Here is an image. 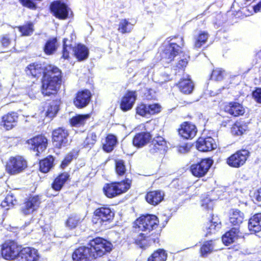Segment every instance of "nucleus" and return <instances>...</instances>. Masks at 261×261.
Masks as SVG:
<instances>
[{
  "instance_id": "57",
  "label": "nucleus",
  "mask_w": 261,
  "mask_h": 261,
  "mask_svg": "<svg viewBox=\"0 0 261 261\" xmlns=\"http://www.w3.org/2000/svg\"><path fill=\"white\" fill-rule=\"evenodd\" d=\"M23 6L31 9L35 8V4L30 0H19Z\"/></svg>"
},
{
  "instance_id": "21",
  "label": "nucleus",
  "mask_w": 261,
  "mask_h": 261,
  "mask_svg": "<svg viewBox=\"0 0 261 261\" xmlns=\"http://www.w3.org/2000/svg\"><path fill=\"white\" fill-rule=\"evenodd\" d=\"M26 73L29 75L33 77H39L42 74L44 75L46 74L44 70V67L41 64L34 63L30 64L26 68Z\"/></svg>"
},
{
  "instance_id": "2",
  "label": "nucleus",
  "mask_w": 261,
  "mask_h": 261,
  "mask_svg": "<svg viewBox=\"0 0 261 261\" xmlns=\"http://www.w3.org/2000/svg\"><path fill=\"white\" fill-rule=\"evenodd\" d=\"M159 223L158 218L153 215L142 216L137 219L134 222L135 231L137 232L142 231L144 233H140L135 238L136 244L140 248L148 246L149 243L147 240V234L157 228Z\"/></svg>"
},
{
  "instance_id": "41",
  "label": "nucleus",
  "mask_w": 261,
  "mask_h": 261,
  "mask_svg": "<svg viewBox=\"0 0 261 261\" xmlns=\"http://www.w3.org/2000/svg\"><path fill=\"white\" fill-rule=\"evenodd\" d=\"M167 255L165 251L162 249H159L155 251L148 259V261H165Z\"/></svg>"
},
{
  "instance_id": "54",
  "label": "nucleus",
  "mask_w": 261,
  "mask_h": 261,
  "mask_svg": "<svg viewBox=\"0 0 261 261\" xmlns=\"http://www.w3.org/2000/svg\"><path fill=\"white\" fill-rule=\"evenodd\" d=\"M189 58V57L185 56V57H184V58L179 60L177 64V67L179 68H181L186 67L188 64Z\"/></svg>"
},
{
  "instance_id": "7",
  "label": "nucleus",
  "mask_w": 261,
  "mask_h": 261,
  "mask_svg": "<svg viewBox=\"0 0 261 261\" xmlns=\"http://www.w3.org/2000/svg\"><path fill=\"white\" fill-rule=\"evenodd\" d=\"M114 217V213L109 207H101L94 212L92 222L95 224L103 225L111 222Z\"/></svg>"
},
{
  "instance_id": "34",
  "label": "nucleus",
  "mask_w": 261,
  "mask_h": 261,
  "mask_svg": "<svg viewBox=\"0 0 261 261\" xmlns=\"http://www.w3.org/2000/svg\"><path fill=\"white\" fill-rule=\"evenodd\" d=\"M214 250V243L212 241L204 242L200 249V255L202 257H206Z\"/></svg>"
},
{
  "instance_id": "40",
  "label": "nucleus",
  "mask_w": 261,
  "mask_h": 261,
  "mask_svg": "<svg viewBox=\"0 0 261 261\" xmlns=\"http://www.w3.org/2000/svg\"><path fill=\"white\" fill-rule=\"evenodd\" d=\"M57 47V39L52 38L49 39L46 42L44 47V50L45 54L47 55H51L56 51Z\"/></svg>"
},
{
  "instance_id": "53",
  "label": "nucleus",
  "mask_w": 261,
  "mask_h": 261,
  "mask_svg": "<svg viewBox=\"0 0 261 261\" xmlns=\"http://www.w3.org/2000/svg\"><path fill=\"white\" fill-rule=\"evenodd\" d=\"M73 158V154L72 153H70L68 154L66 157L65 158L64 161L62 163V167L64 168L66 166L68 165L70 163V162L72 160Z\"/></svg>"
},
{
  "instance_id": "10",
  "label": "nucleus",
  "mask_w": 261,
  "mask_h": 261,
  "mask_svg": "<svg viewBox=\"0 0 261 261\" xmlns=\"http://www.w3.org/2000/svg\"><path fill=\"white\" fill-rule=\"evenodd\" d=\"M249 155V152L247 150L238 151L227 159V163L230 167L239 168L245 163Z\"/></svg>"
},
{
  "instance_id": "50",
  "label": "nucleus",
  "mask_w": 261,
  "mask_h": 261,
  "mask_svg": "<svg viewBox=\"0 0 261 261\" xmlns=\"http://www.w3.org/2000/svg\"><path fill=\"white\" fill-rule=\"evenodd\" d=\"M191 148L190 144L187 143H182L177 146V151L180 153L188 152Z\"/></svg>"
},
{
  "instance_id": "4",
  "label": "nucleus",
  "mask_w": 261,
  "mask_h": 261,
  "mask_svg": "<svg viewBox=\"0 0 261 261\" xmlns=\"http://www.w3.org/2000/svg\"><path fill=\"white\" fill-rule=\"evenodd\" d=\"M132 180L126 179L125 181L106 184L103 191L107 197L113 198L126 192L130 187Z\"/></svg>"
},
{
  "instance_id": "33",
  "label": "nucleus",
  "mask_w": 261,
  "mask_h": 261,
  "mask_svg": "<svg viewBox=\"0 0 261 261\" xmlns=\"http://www.w3.org/2000/svg\"><path fill=\"white\" fill-rule=\"evenodd\" d=\"M134 24L126 19H122L118 24V31L122 34L129 33L133 29Z\"/></svg>"
},
{
  "instance_id": "22",
  "label": "nucleus",
  "mask_w": 261,
  "mask_h": 261,
  "mask_svg": "<svg viewBox=\"0 0 261 261\" xmlns=\"http://www.w3.org/2000/svg\"><path fill=\"white\" fill-rule=\"evenodd\" d=\"M224 110L231 115L237 117L245 113L243 107L237 102H231L225 106Z\"/></svg>"
},
{
  "instance_id": "20",
  "label": "nucleus",
  "mask_w": 261,
  "mask_h": 261,
  "mask_svg": "<svg viewBox=\"0 0 261 261\" xmlns=\"http://www.w3.org/2000/svg\"><path fill=\"white\" fill-rule=\"evenodd\" d=\"M19 256L21 257V261H37L38 259L37 251L30 247L21 249Z\"/></svg>"
},
{
  "instance_id": "58",
  "label": "nucleus",
  "mask_w": 261,
  "mask_h": 261,
  "mask_svg": "<svg viewBox=\"0 0 261 261\" xmlns=\"http://www.w3.org/2000/svg\"><path fill=\"white\" fill-rule=\"evenodd\" d=\"M254 11L255 13L261 12V1L257 3L256 5L253 7Z\"/></svg>"
},
{
  "instance_id": "8",
  "label": "nucleus",
  "mask_w": 261,
  "mask_h": 261,
  "mask_svg": "<svg viewBox=\"0 0 261 261\" xmlns=\"http://www.w3.org/2000/svg\"><path fill=\"white\" fill-rule=\"evenodd\" d=\"M21 248L14 241L5 242L1 248V255L7 260L14 259L19 255Z\"/></svg>"
},
{
  "instance_id": "39",
  "label": "nucleus",
  "mask_w": 261,
  "mask_h": 261,
  "mask_svg": "<svg viewBox=\"0 0 261 261\" xmlns=\"http://www.w3.org/2000/svg\"><path fill=\"white\" fill-rule=\"evenodd\" d=\"M81 222L80 217L76 215H70L65 222V226L69 229L75 228Z\"/></svg>"
},
{
  "instance_id": "47",
  "label": "nucleus",
  "mask_w": 261,
  "mask_h": 261,
  "mask_svg": "<svg viewBox=\"0 0 261 261\" xmlns=\"http://www.w3.org/2000/svg\"><path fill=\"white\" fill-rule=\"evenodd\" d=\"M115 170L119 176L123 175L126 172V167L124 162L122 160H116L115 161Z\"/></svg>"
},
{
  "instance_id": "52",
  "label": "nucleus",
  "mask_w": 261,
  "mask_h": 261,
  "mask_svg": "<svg viewBox=\"0 0 261 261\" xmlns=\"http://www.w3.org/2000/svg\"><path fill=\"white\" fill-rule=\"evenodd\" d=\"M252 97L254 100L258 103H261V88H257L252 92Z\"/></svg>"
},
{
  "instance_id": "35",
  "label": "nucleus",
  "mask_w": 261,
  "mask_h": 261,
  "mask_svg": "<svg viewBox=\"0 0 261 261\" xmlns=\"http://www.w3.org/2000/svg\"><path fill=\"white\" fill-rule=\"evenodd\" d=\"M117 143L116 137L113 135H108L103 145V149L105 151L109 152H111Z\"/></svg>"
},
{
  "instance_id": "3",
  "label": "nucleus",
  "mask_w": 261,
  "mask_h": 261,
  "mask_svg": "<svg viewBox=\"0 0 261 261\" xmlns=\"http://www.w3.org/2000/svg\"><path fill=\"white\" fill-rule=\"evenodd\" d=\"M61 83V71L55 66H50L48 72L44 76L42 82V93L49 96L56 93Z\"/></svg>"
},
{
  "instance_id": "12",
  "label": "nucleus",
  "mask_w": 261,
  "mask_h": 261,
  "mask_svg": "<svg viewBox=\"0 0 261 261\" xmlns=\"http://www.w3.org/2000/svg\"><path fill=\"white\" fill-rule=\"evenodd\" d=\"M53 140L55 145L60 148L66 146L69 143L67 130L63 128H58L53 132Z\"/></svg>"
},
{
  "instance_id": "42",
  "label": "nucleus",
  "mask_w": 261,
  "mask_h": 261,
  "mask_svg": "<svg viewBox=\"0 0 261 261\" xmlns=\"http://www.w3.org/2000/svg\"><path fill=\"white\" fill-rule=\"evenodd\" d=\"M18 29L22 36H31L34 31V24L30 22L23 25L18 27Z\"/></svg>"
},
{
  "instance_id": "24",
  "label": "nucleus",
  "mask_w": 261,
  "mask_h": 261,
  "mask_svg": "<svg viewBox=\"0 0 261 261\" xmlns=\"http://www.w3.org/2000/svg\"><path fill=\"white\" fill-rule=\"evenodd\" d=\"M164 193L161 191H154L148 192L146 196V201L153 205L161 202L164 198Z\"/></svg>"
},
{
  "instance_id": "51",
  "label": "nucleus",
  "mask_w": 261,
  "mask_h": 261,
  "mask_svg": "<svg viewBox=\"0 0 261 261\" xmlns=\"http://www.w3.org/2000/svg\"><path fill=\"white\" fill-rule=\"evenodd\" d=\"M16 200H13V197L12 195H7L5 198V199L2 202V205L3 207L6 206H11L15 204Z\"/></svg>"
},
{
  "instance_id": "36",
  "label": "nucleus",
  "mask_w": 261,
  "mask_h": 261,
  "mask_svg": "<svg viewBox=\"0 0 261 261\" xmlns=\"http://www.w3.org/2000/svg\"><path fill=\"white\" fill-rule=\"evenodd\" d=\"M54 159L52 156H49L40 162V171L44 173L49 171L53 167Z\"/></svg>"
},
{
  "instance_id": "6",
  "label": "nucleus",
  "mask_w": 261,
  "mask_h": 261,
  "mask_svg": "<svg viewBox=\"0 0 261 261\" xmlns=\"http://www.w3.org/2000/svg\"><path fill=\"white\" fill-rule=\"evenodd\" d=\"M27 166V162L22 156L11 157L7 163L6 171L11 175H16L23 172Z\"/></svg>"
},
{
  "instance_id": "13",
  "label": "nucleus",
  "mask_w": 261,
  "mask_h": 261,
  "mask_svg": "<svg viewBox=\"0 0 261 261\" xmlns=\"http://www.w3.org/2000/svg\"><path fill=\"white\" fill-rule=\"evenodd\" d=\"M50 8L57 18L64 19L68 17L69 9L64 3L60 1L51 3Z\"/></svg>"
},
{
  "instance_id": "25",
  "label": "nucleus",
  "mask_w": 261,
  "mask_h": 261,
  "mask_svg": "<svg viewBox=\"0 0 261 261\" xmlns=\"http://www.w3.org/2000/svg\"><path fill=\"white\" fill-rule=\"evenodd\" d=\"M17 118L15 113L8 114L3 116L1 125L7 130L11 129L16 125Z\"/></svg>"
},
{
  "instance_id": "43",
  "label": "nucleus",
  "mask_w": 261,
  "mask_h": 261,
  "mask_svg": "<svg viewBox=\"0 0 261 261\" xmlns=\"http://www.w3.org/2000/svg\"><path fill=\"white\" fill-rule=\"evenodd\" d=\"M59 110V104L57 101H53L48 106L46 116L49 118H53L56 116Z\"/></svg>"
},
{
  "instance_id": "19",
  "label": "nucleus",
  "mask_w": 261,
  "mask_h": 261,
  "mask_svg": "<svg viewBox=\"0 0 261 261\" xmlns=\"http://www.w3.org/2000/svg\"><path fill=\"white\" fill-rule=\"evenodd\" d=\"M91 96L90 92L87 90L79 92L74 100V103L77 108H84L90 102Z\"/></svg>"
},
{
  "instance_id": "27",
  "label": "nucleus",
  "mask_w": 261,
  "mask_h": 261,
  "mask_svg": "<svg viewBox=\"0 0 261 261\" xmlns=\"http://www.w3.org/2000/svg\"><path fill=\"white\" fill-rule=\"evenodd\" d=\"M248 229L254 232L261 230V213L257 214L251 218L248 222Z\"/></svg>"
},
{
  "instance_id": "30",
  "label": "nucleus",
  "mask_w": 261,
  "mask_h": 261,
  "mask_svg": "<svg viewBox=\"0 0 261 261\" xmlns=\"http://www.w3.org/2000/svg\"><path fill=\"white\" fill-rule=\"evenodd\" d=\"M180 91L184 94H190L194 88V84L190 79H183L178 84Z\"/></svg>"
},
{
  "instance_id": "48",
  "label": "nucleus",
  "mask_w": 261,
  "mask_h": 261,
  "mask_svg": "<svg viewBox=\"0 0 261 261\" xmlns=\"http://www.w3.org/2000/svg\"><path fill=\"white\" fill-rule=\"evenodd\" d=\"M220 228V224L216 222L211 221L206 226V234L214 233L217 228Z\"/></svg>"
},
{
  "instance_id": "46",
  "label": "nucleus",
  "mask_w": 261,
  "mask_h": 261,
  "mask_svg": "<svg viewBox=\"0 0 261 261\" xmlns=\"http://www.w3.org/2000/svg\"><path fill=\"white\" fill-rule=\"evenodd\" d=\"M97 136L94 133H91L88 135L84 142L85 147L91 148L96 141Z\"/></svg>"
},
{
  "instance_id": "5",
  "label": "nucleus",
  "mask_w": 261,
  "mask_h": 261,
  "mask_svg": "<svg viewBox=\"0 0 261 261\" xmlns=\"http://www.w3.org/2000/svg\"><path fill=\"white\" fill-rule=\"evenodd\" d=\"M67 40L64 39L63 40V57L66 59L69 57V53L73 50L74 54L79 61L86 60L89 56V50L88 48L82 44H78L74 49L71 46V44L67 43Z\"/></svg>"
},
{
  "instance_id": "11",
  "label": "nucleus",
  "mask_w": 261,
  "mask_h": 261,
  "mask_svg": "<svg viewBox=\"0 0 261 261\" xmlns=\"http://www.w3.org/2000/svg\"><path fill=\"white\" fill-rule=\"evenodd\" d=\"M213 164L211 159L202 160L200 163L192 165L191 171L195 176L202 177L205 175Z\"/></svg>"
},
{
  "instance_id": "26",
  "label": "nucleus",
  "mask_w": 261,
  "mask_h": 261,
  "mask_svg": "<svg viewBox=\"0 0 261 261\" xmlns=\"http://www.w3.org/2000/svg\"><path fill=\"white\" fill-rule=\"evenodd\" d=\"M239 230L237 228H233L226 232L222 237V241L225 245H229L234 242L238 238Z\"/></svg>"
},
{
  "instance_id": "1",
  "label": "nucleus",
  "mask_w": 261,
  "mask_h": 261,
  "mask_svg": "<svg viewBox=\"0 0 261 261\" xmlns=\"http://www.w3.org/2000/svg\"><path fill=\"white\" fill-rule=\"evenodd\" d=\"M89 246H82L76 249L72 254L74 261H92L101 256L112 249V245L107 240L97 238L91 241Z\"/></svg>"
},
{
  "instance_id": "37",
  "label": "nucleus",
  "mask_w": 261,
  "mask_h": 261,
  "mask_svg": "<svg viewBox=\"0 0 261 261\" xmlns=\"http://www.w3.org/2000/svg\"><path fill=\"white\" fill-rule=\"evenodd\" d=\"M208 34L207 32H201L199 35L194 38V46L196 48L201 47L206 42Z\"/></svg>"
},
{
  "instance_id": "44",
  "label": "nucleus",
  "mask_w": 261,
  "mask_h": 261,
  "mask_svg": "<svg viewBox=\"0 0 261 261\" xmlns=\"http://www.w3.org/2000/svg\"><path fill=\"white\" fill-rule=\"evenodd\" d=\"M136 113L141 116L148 117L149 116L148 105L139 104L136 108Z\"/></svg>"
},
{
  "instance_id": "31",
  "label": "nucleus",
  "mask_w": 261,
  "mask_h": 261,
  "mask_svg": "<svg viewBox=\"0 0 261 261\" xmlns=\"http://www.w3.org/2000/svg\"><path fill=\"white\" fill-rule=\"evenodd\" d=\"M69 177L67 173L64 172L59 175L52 184V188L56 191H60Z\"/></svg>"
},
{
  "instance_id": "29",
  "label": "nucleus",
  "mask_w": 261,
  "mask_h": 261,
  "mask_svg": "<svg viewBox=\"0 0 261 261\" xmlns=\"http://www.w3.org/2000/svg\"><path fill=\"white\" fill-rule=\"evenodd\" d=\"M151 139L149 133H141L137 134L133 139V145L138 147L144 146Z\"/></svg>"
},
{
  "instance_id": "56",
  "label": "nucleus",
  "mask_w": 261,
  "mask_h": 261,
  "mask_svg": "<svg viewBox=\"0 0 261 261\" xmlns=\"http://www.w3.org/2000/svg\"><path fill=\"white\" fill-rule=\"evenodd\" d=\"M2 45L5 47H7L10 44L11 40L10 39V38L8 35H4L2 37L1 40Z\"/></svg>"
},
{
  "instance_id": "23",
  "label": "nucleus",
  "mask_w": 261,
  "mask_h": 261,
  "mask_svg": "<svg viewBox=\"0 0 261 261\" xmlns=\"http://www.w3.org/2000/svg\"><path fill=\"white\" fill-rule=\"evenodd\" d=\"M167 148L166 142L161 136H158L153 139L150 145V151L155 153L159 151H164Z\"/></svg>"
},
{
  "instance_id": "15",
  "label": "nucleus",
  "mask_w": 261,
  "mask_h": 261,
  "mask_svg": "<svg viewBox=\"0 0 261 261\" xmlns=\"http://www.w3.org/2000/svg\"><path fill=\"white\" fill-rule=\"evenodd\" d=\"M197 133L196 126L191 123L185 122L178 128V134L182 138L189 139L194 138Z\"/></svg>"
},
{
  "instance_id": "55",
  "label": "nucleus",
  "mask_w": 261,
  "mask_h": 261,
  "mask_svg": "<svg viewBox=\"0 0 261 261\" xmlns=\"http://www.w3.org/2000/svg\"><path fill=\"white\" fill-rule=\"evenodd\" d=\"M201 206L207 210H211L213 208V204L210 199L206 198L202 201Z\"/></svg>"
},
{
  "instance_id": "17",
  "label": "nucleus",
  "mask_w": 261,
  "mask_h": 261,
  "mask_svg": "<svg viewBox=\"0 0 261 261\" xmlns=\"http://www.w3.org/2000/svg\"><path fill=\"white\" fill-rule=\"evenodd\" d=\"M217 147L214 140L211 137L200 138L196 142V147L200 151H211Z\"/></svg>"
},
{
  "instance_id": "49",
  "label": "nucleus",
  "mask_w": 261,
  "mask_h": 261,
  "mask_svg": "<svg viewBox=\"0 0 261 261\" xmlns=\"http://www.w3.org/2000/svg\"><path fill=\"white\" fill-rule=\"evenodd\" d=\"M162 107L159 103H152L148 105L149 115L159 113L161 111Z\"/></svg>"
},
{
  "instance_id": "9",
  "label": "nucleus",
  "mask_w": 261,
  "mask_h": 261,
  "mask_svg": "<svg viewBox=\"0 0 261 261\" xmlns=\"http://www.w3.org/2000/svg\"><path fill=\"white\" fill-rule=\"evenodd\" d=\"M29 147L36 152V155L44 151L47 146V140L43 136H37L27 141Z\"/></svg>"
},
{
  "instance_id": "16",
  "label": "nucleus",
  "mask_w": 261,
  "mask_h": 261,
  "mask_svg": "<svg viewBox=\"0 0 261 261\" xmlns=\"http://www.w3.org/2000/svg\"><path fill=\"white\" fill-rule=\"evenodd\" d=\"M181 52V47L176 43H170L165 49L162 54L163 59L167 60L166 62L169 63Z\"/></svg>"
},
{
  "instance_id": "59",
  "label": "nucleus",
  "mask_w": 261,
  "mask_h": 261,
  "mask_svg": "<svg viewBox=\"0 0 261 261\" xmlns=\"http://www.w3.org/2000/svg\"><path fill=\"white\" fill-rule=\"evenodd\" d=\"M254 197L258 201H261V188L254 193Z\"/></svg>"
},
{
  "instance_id": "32",
  "label": "nucleus",
  "mask_w": 261,
  "mask_h": 261,
  "mask_svg": "<svg viewBox=\"0 0 261 261\" xmlns=\"http://www.w3.org/2000/svg\"><path fill=\"white\" fill-rule=\"evenodd\" d=\"M248 129L247 124L242 121H238L231 128V133L234 135L240 136L245 133Z\"/></svg>"
},
{
  "instance_id": "45",
  "label": "nucleus",
  "mask_w": 261,
  "mask_h": 261,
  "mask_svg": "<svg viewBox=\"0 0 261 261\" xmlns=\"http://www.w3.org/2000/svg\"><path fill=\"white\" fill-rule=\"evenodd\" d=\"M226 73L224 70L217 68L213 70L211 74V79L215 81H221L223 79Z\"/></svg>"
},
{
  "instance_id": "28",
  "label": "nucleus",
  "mask_w": 261,
  "mask_h": 261,
  "mask_svg": "<svg viewBox=\"0 0 261 261\" xmlns=\"http://www.w3.org/2000/svg\"><path fill=\"white\" fill-rule=\"evenodd\" d=\"M244 218V214L238 210H232L230 212L229 222L236 227L242 223Z\"/></svg>"
},
{
  "instance_id": "18",
  "label": "nucleus",
  "mask_w": 261,
  "mask_h": 261,
  "mask_svg": "<svg viewBox=\"0 0 261 261\" xmlns=\"http://www.w3.org/2000/svg\"><path fill=\"white\" fill-rule=\"evenodd\" d=\"M40 201L38 197L29 198L21 207V212L24 215H29L39 207Z\"/></svg>"
},
{
  "instance_id": "38",
  "label": "nucleus",
  "mask_w": 261,
  "mask_h": 261,
  "mask_svg": "<svg viewBox=\"0 0 261 261\" xmlns=\"http://www.w3.org/2000/svg\"><path fill=\"white\" fill-rule=\"evenodd\" d=\"M90 118L89 114L86 115H77L73 117L70 119V123L72 126H80L84 124L88 119Z\"/></svg>"
},
{
  "instance_id": "14",
  "label": "nucleus",
  "mask_w": 261,
  "mask_h": 261,
  "mask_svg": "<svg viewBox=\"0 0 261 261\" xmlns=\"http://www.w3.org/2000/svg\"><path fill=\"white\" fill-rule=\"evenodd\" d=\"M137 94L135 91H128L123 96L120 103V108L124 111L130 110L137 99Z\"/></svg>"
}]
</instances>
